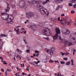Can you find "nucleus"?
<instances>
[{
  "mask_svg": "<svg viewBox=\"0 0 76 76\" xmlns=\"http://www.w3.org/2000/svg\"><path fill=\"white\" fill-rule=\"evenodd\" d=\"M63 1V0H55V1L56 3H57L58 4V3H61Z\"/></svg>",
  "mask_w": 76,
  "mask_h": 76,
  "instance_id": "10",
  "label": "nucleus"
},
{
  "mask_svg": "<svg viewBox=\"0 0 76 76\" xmlns=\"http://www.w3.org/2000/svg\"><path fill=\"white\" fill-rule=\"evenodd\" d=\"M70 33V31L68 30H67L66 31V32L64 34H65V35H68Z\"/></svg>",
  "mask_w": 76,
  "mask_h": 76,
  "instance_id": "15",
  "label": "nucleus"
},
{
  "mask_svg": "<svg viewBox=\"0 0 76 76\" xmlns=\"http://www.w3.org/2000/svg\"><path fill=\"white\" fill-rule=\"evenodd\" d=\"M21 31H25V29L23 28H22L21 29Z\"/></svg>",
  "mask_w": 76,
  "mask_h": 76,
  "instance_id": "53",
  "label": "nucleus"
},
{
  "mask_svg": "<svg viewBox=\"0 0 76 76\" xmlns=\"http://www.w3.org/2000/svg\"><path fill=\"white\" fill-rule=\"evenodd\" d=\"M0 49H1V50H2L3 49V48L2 47V46H0Z\"/></svg>",
  "mask_w": 76,
  "mask_h": 76,
  "instance_id": "47",
  "label": "nucleus"
},
{
  "mask_svg": "<svg viewBox=\"0 0 76 76\" xmlns=\"http://www.w3.org/2000/svg\"><path fill=\"white\" fill-rule=\"evenodd\" d=\"M17 57L20 58V60L21 59V57H20V56H19V55H17Z\"/></svg>",
  "mask_w": 76,
  "mask_h": 76,
  "instance_id": "37",
  "label": "nucleus"
},
{
  "mask_svg": "<svg viewBox=\"0 0 76 76\" xmlns=\"http://www.w3.org/2000/svg\"><path fill=\"white\" fill-rule=\"evenodd\" d=\"M69 6H70V7L72 6H73V4H72V3H69Z\"/></svg>",
  "mask_w": 76,
  "mask_h": 76,
  "instance_id": "32",
  "label": "nucleus"
},
{
  "mask_svg": "<svg viewBox=\"0 0 76 76\" xmlns=\"http://www.w3.org/2000/svg\"><path fill=\"white\" fill-rule=\"evenodd\" d=\"M1 70L3 72H4V69H1Z\"/></svg>",
  "mask_w": 76,
  "mask_h": 76,
  "instance_id": "48",
  "label": "nucleus"
},
{
  "mask_svg": "<svg viewBox=\"0 0 76 76\" xmlns=\"http://www.w3.org/2000/svg\"><path fill=\"white\" fill-rule=\"evenodd\" d=\"M67 30V29H66V28H63V30L62 31V32L63 34H64L66 33V31Z\"/></svg>",
  "mask_w": 76,
  "mask_h": 76,
  "instance_id": "13",
  "label": "nucleus"
},
{
  "mask_svg": "<svg viewBox=\"0 0 76 76\" xmlns=\"http://www.w3.org/2000/svg\"><path fill=\"white\" fill-rule=\"evenodd\" d=\"M55 30L56 32V34L53 37L54 40H56V39H57L58 37V34L60 33V30L59 28H56Z\"/></svg>",
  "mask_w": 76,
  "mask_h": 76,
  "instance_id": "4",
  "label": "nucleus"
},
{
  "mask_svg": "<svg viewBox=\"0 0 76 76\" xmlns=\"http://www.w3.org/2000/svg\"><path fill=\"white\" fill-rule=\"evenodd\" d=\"M18 74L17 73H16L15 74V76H18Z\"/></svg>",
  "mask_w": 76,
  "mask_h": 76,
  "instance_id": "64",
  "label": "nucleus"
},
{
  "mask_svg": "<svg viewBox=\"0 0 76 76\" xmlns=\"http://www.w3.org/2000/svg\"><path fill=\"white\" fill-rule=\"evenodd\" d=\"M47 53H48V54H50V55H52L53 54V52L51 51V50H48V51Z\"/></svg>",
  "mask_w": 76,
  "mask_h": 76,
  "instance_id": "14",
  "label": "nucleus"
},
{
  "mask_svg": "<svg viewBox=\"0 0 76 76\" xmlns=\"http://www.w3.org/2000/svg\"><path fill=\"white\" fill-rule=\"evenodd\" d=\"M64 16V14H62L61 15V16Z\"/></svg>",
  "mask_w": 76,
  "mask_h": 76,
  "instance_id": "57",
  "label": "nucleus"
},
{
  "mask_svg": "<svg viewBox=\"0 0 76 76\" xmlns=\"http://www.w3.org/2000/svg\"><path fill=\"white\" fill-rule=\"evenodd\" d=\"M3 64H5V65H7V63H6V62L5 61H4L3 62Z\"/></svg>",
  "mask_w": 76,
  "mask_h": 76,
  "instance_id": "34",
  "label": "nucleus"
},
{
  "mask_svg": "<svg viewBox=\"0 0 76 76\" xmlns=\"http://www.w3.org/2000/svg\"><path fill=\"white\" fill-rule=\"evenodd\" d=\"M31 28L34 31H35L36 30L37 28H36V25H33L31 26H30Z\"/></svg>",
  "mask_w": 76,
  "mask_h": 76,
  "instance_id": "9",
  "label": "nucleus"
},
{
  "mask_svg": "<svg viewBox=\"0 0 76 76\" xmlns=\"http://www.w3.org/2000/svg\"><path fill=\"white\" fill-rule=\"evenodd\" d=\"M37 8L42 15H46V16H48L49 15V12L47 11V10L43 8L42 6L39 4L37 5Z\"/></svg>",
  "mask_w": 76,
  "mask_h": 76,
  "instance_id": "1",
  "label": "nucleus"
},
{
  "mask_svg": "<svg viewBox=\"0 0 76 76\" xmlns=\"http://www.w3.org/2000/svg\"><path fill=\"white\" fill-rule=\"evenodd\" d=\"M50 50L53 53V52H54V51L55 50V48L54 47H53L51 48Z\"/></svg>",
  "mask_w": 76,
  "mask_h": 76,
  "instance_id": "18",
  "label": "nucleus"
},
{
  "mask_svg": "<svg viewBox=\"0 0 76 76\" xmlns=\"http://www.w3.org/2000/svg\"><path fill=\"white\" fill-rule=\"evenodd\" d=\"M46 1V2L47 3H48V2H49L50 0H46V1Z\"/></svg>",
  "mask_w": 76,
  "mask_h": 76,
  "instance_id": "43",
  "label": "nucleus"
},
{
  "mask_svg": "<svg viewBox=\"0 0 76 76\" xmlns=\"http://www.w3.org/2000/svg\"><path fill=\"white\" fill-rule=\"evenodd\" d=\"M0 59H1L2 60H3V58L1 57L0 56Z\"/></svg>",
  "mask_w": 76,
  "mask_h": 76,
  "instance_id": "45",
  "label": "nucleus"
},
{
  "mask_svg": "<svg viewBox=\"0 0 76 76\" xmlns=\"http://www.w3.org/2000/svg\"><path fill=\"white\" fill-rule=\"evenodd\" d=\"M39 62H40V61H37V64L38 63H39Z\"/></svg>",
  "mask_w": 76,
  "mask_h": 76,
  "instance_id": "61",
  "label": "nucleus"
},
{
  "mask_svg": "<svg viewBox=\"0 0 76 76\" xmlns=\"http://www.w3.org/2000/svg\"><path fill=\"white\" fill-rule=\"evenodd\" d=\"M75 23V25L76 26V21L74 23Z\"/></svg>",
  "mask_w": 76,
  "mask_h": 76,
  "instance_id": "63",
  "label": "nucleus"
},
{
  "mask_svg": "<svg viewBox=\"0 0 76 76\" xmlns=\"http://www.w3.org/2000/svg\"><path fill=\"white\" fill-rule=\"evenodd\" d=\"M72 39H73L74 41L73 42H75V43H76V38H75V37L72 38Z\"/></svg>",
  "mask_w": 76,
  "mask_h": 76,
  "instance_id": "19",
  "label": "nucleus"
},
{
  "mask_svg": "<svg viewBox=\"0 0 76 76\" xmlns=\"http://www.w3.org/2000/svg\"><path fill=\"white\" fill-rule=\"evenodd\" d=\"M7 71H8V72H12V70L10 69H8L7 70Z\"/></svg>",
  "mask_w": 76,
  "mask_h": 76,
  "instance_id": "36",
  "label": "nucleus"
},
{
  "mask_svg": "<svg viewBox=\"0 0 76 76\" xmlns=\"http://www.w3.org/2000/svg\"><path fill=\"white\" fill-rule=\"evenodd\" d=\"M8 22H10V24H12V22H13L12 21V20H10H10H8Z\"/></svg>",
  "mask_w": 76,
  "mask_h": 76,
  "instance_id": "24",
  "label": "nucleus"
},
{
  "mask_svg": "<svg viewBox=\"0 0 76 76\" xmlns=\"http://www.w3.org/2000/svg\"><path fill=\"white\" fill-rule=\"evenodd\" d=\"M44 61H46L44 62V63H46L47 62V59H45L44 60Z\"/></svg>",
  "mask_w": 76,
  "mask_h": 76,
  "instance_id": "55",
  "label": "nucleus"
},
{
  "mask_svg": "<svg viewBox=\"0 0 76 76\" xmlns=\"http://www.w3.org/2000/svg\"><path fill=\"white\" fill-rule=\"evenodd\" d=\"M73 52H76V50H75V49H73Z\"/></svg>",
  "mask_w": 76,
  "mask_h": 76,
  "instance_id": "59",
  "label": "nucleus"
},
{
  "mask_svg": "<svg viewBox=\"0 0 76 76\" xmlns=\"http://www.w3.org/2000/svg\"><path fill=\"white\" fill-rule=\"evenodd\" d=\"M17 34L19 35L20 34V33L19 32V31H17Z\"/></svg>",
  "mask_w": 76,
  "mask_h": 76,
  "instance_id": "54",
  "label": "nucleus"
},
{
  "mask_svg": "<svg viewBox=\"0 0 76 76\" xmlns=\"http://www.w3.org/2000/svg\"><path fill=\"white\" fill-rule=\"evenodd\" d=\"M39 54H37L36 55V57H38V56H39Z\"/></svg>",
  "mask_w": 76,
  "mask_h": 76,
  "instance_id": "50",
  "label": "nucleus"
},
{
  "mask_svg": "<svg viewBox=\"0 0 76 76\" xmlns=\"http://www.w3.org/2000/svg\"><path fill=\"white\" fill-rule=\"evenodd\" d=\"M33 63H34V64H36V65H38V63L37 61H34V62H33Z\"/></svg>",
  "mask_w": 76,
  "mask_h": 76,
  "instance_id": "30",
  "label": "nucleus"
},
{
  "mask_svg": "<svg viewBox=\"0 0 76 76\" xmlns=\"http://www.w3.org/2000/svg\"><path fill=\"white\" fill-rule=\"evenodd\" d=\"M45 51H46V52H48V50L47 49H46L45 50Z\"/></svg>",
  "mask_w": 76,
  "mask_h": 76,
  "instance_id": "40",
  "label": "nucleus"
},
{
  "mask_svg": "<svg viewBox=\"0 0 76 76\" xmlns=\"http://www.w3.org/2000/svg\"><path fill=\"white\" fill-rule=\"evenodd\" d=\"M7 15L8 14L6 13H2L1 15L2 19H3L4 20H7V19H4V18H6V15Z\"/></svg>",
  "mask_w": 76,
  "mask_h": 76,
  "instance_id": "7",
  "label": "nucleus"
},
{
  "mask_svg": "<svg viewBox=\"0 0 76 76\" xmlns=\"http://www.w3.org/2000/svg\"><path fill=\"white\" fill-rule=\"evenodd\" d=\"M29 63L30 64H33V65H34V66H37V67H42V64H40L39 65H36L35 64H34L33 63H32V62H30Z\"/></svg>",
  "mask_w": 76,
  "mask_h": 76,
  "instance_id": "12",
  "label": "nucleus"
},
{
  "mask_svg": "<svg viewBox=\"0 0 76 76\" xmlns=\"http://www.w3.org/2000/svg\"><path fill=\"white\" fill-rule=\"evenodd\" d=\"M59 39L60 40H62V42H64L65 45H67V46H72L73 45V43L71 42H69V41H66L65 40H63L61 38V36H59Z\"/></svg>",
  "mask_w": 76,
  "mask_h": 76,
  "instance_id": "2",
  "label": "nucleus"
},
{
  "mask_svg": "<svg viewBox=\"0 0 76 76\" xmlns=\"http://www.w3.org/2000/svg\"><path fill=\"white\" fill-rule=\"evenodd\" d=\"M60 17H58L57 19L58 20V21H60Z\"/></svg>",
  "mask_w": 76,
  "mask_h": 76,
  "instance_id": "52",
  "label": "nucleus"
},
{
  "mask_svg": "<svg viewBox=\"0 0 76 76\" xmlns=\"http://www.w3.org/2000/svg\"><path fill=\"white\" fill-rule=\"evenodd\" d=\"M70 63V61H69L68 62H66V66H69Z\"/></svg>",
  "mask_w": 76,
  "mask_h": 76,
  "instance_id": "17",
  "label": "nucleus"
},
{
  "mask_svg": "<svg viewBox=\"0 0 76 76\" xmlns=\"http://www.w3.org/2000/svg\"><path fill=\"white\" fill-rule=\"evenodd\" d=\"M7 72H6L5 73V76H7Z\"/></svg>",
  "mask_w": 76,
  "mask_h": 76,
  "instance_id": "46",
  "label": "nucleus"
},
{
  "mask_svg": "<svg viewBox=\"0 0 76 76\" xmlns=\"http://www.w3.org/2000/svg\"><path fill=\"white\" fill-rule=\"evenodd\" d=\"M61 64H65V62L63 61H61L60 62Z\"/></svg>",
  "mask_w": 76,
  "mask_h": 76,
  "instance_id": "26",
  "label": "nucleus"
},
{
  "mask_svg": "<svg viewBox=\"0 0 76 76\" xmlns=\"http://www.w3.org/2000/svg\"><path fill=\"white\" fill-rule=\"evenodd\" d=\"M18 76H22V74H20V73H18Z\"/></svg>",
  "mask_w": 76,
  "mask_h": 76,
  "instance_id": "29",
  "label": "nucleus"
},
{
  "mask_svg": "<svg viewBox=\"0 0 76 76\" xmlns=\"http://www.w3.org/2000/svg\"><path fill=\"white\" fill-rule=\"evenodd\" d=\"M13 17L12 15H6V18H4V19H7V20H13Z\"/></svg>",
  "mask_w": 76,
  "mask_h": 76,
  "instance_id": "5",
  "label": "nucleus"
},
{
  "mask_svg": "<svg viewBox=\"0 0 76 76\" xmlns=\"http://www.w3.org/2000/svg\"><path fill=\"white\" fill-rule=\"evenodd\" d=\"M71 62H72V66H73L74 65V64H73V59H71Z\"/></svg>",
  "mask_w": 76,
  "mask_h": 76,
  "instance_id": "27",
  "label": "nucleus"
},
{
  "mask_svg": "<svg viewBox=\"0 0 76 76\" xmlns=\"http://www.w3.org/2000/svg\"><path fill=\"white\" fill-rule=\"evenodd\" d=\"M75 13V11H73V10H72L71 11V13L72 14H73V13Z\"/></svg>",
  "mask_w": 76,
  "mask_h": 76,
  "instance_id": "28",
  "label": "nucleus"
},
{
  "mask_svg": "<svg viewBox=\"0 0 76 76\" xmlns=\"http://www.w3.org/2000/svg\"><path fill=\"white\" fill-rule=\"evenodd\" d=\"M26 52H27V53H29V52H30V50L28 49L27 50H26Z\"/></svg>",
  "mask_w": 76,
  "mask_h": 76,
  "instance_id": "38",
  "label": "nucleus"
},
{
  "mask_svg": "<svg viewBox=\"0 0 76 76\" xmlns=\"http://www.w3.org/2000/svg\"><path fill=\"white\" fill-rule=\"evenodd\" d=\"M43 38L45 39H46V40H47V41H50V39L48 38H46L44 37H43Z\"/></svg>",
  "mask_w": 76,
  "mask_h": 76,
  "instance_id": "16",
  "label": "nucleus"
},
{
  "mask_svg": "<svg viewBox=\"0 0 76 76\" xmlns=\"http://www.w3.org/2000/svg\"><path fill=\"white\" fill-rule=\"evenodd\" d=\"M34 14L33 13L31 12H29L28 13V14H27L26 17L27 18H32V17H34Z\"/></svg>",
  "mask_w": 76,
  "mask_h": 76,
  "instance_id": "6",
  "label": "nucleus"
},
{
  "mask_svg": "<svg viewBox=\"0 0 76 76\" xmlns=\"http://www.w3.org/2000/svg\"><path fill=\"white\" fill-rule=\"evenodd\" d=\"M35 53H39V51H37V50H35Z\"/></svg>",
  "mask_w": 76,
  "mask_h": 76,
  "instance_id": "39",
  "label": "nucleus"
},
{
  "mask_svg": "<svg viewBox=\"0 0 76 76\" xmlns=\"http://www.w3.org/2000/svg\"><path fill=\"white\" fill-rule=\"evenodd\" d=\"M76 4H75V5H73V6H74V8H76Z\"/></svg>",
  "mask_w": 76,
  "mask_h": 76,
  "instance_id": "49",
  "label": "nucleus"
},
{
  "mask_svg": "<svg viewBox=\"0 0 76 76\" xmlns=\"http://www.w3.org/2000/svg\"><path fill=\"white\" fill-rule=\"evenodd\" d=\"M52 33L51 31H50L49 29L47 28H44V34L46 36H50L51 35Z\"/></svg>",
  "mask_w": 76,
  "mask_h": 76,
  "instance_id": "3",
  "label": "nucleus"
},
{
  "mask_svg": "<svg viewBox=\"0 0 76 76\" xmlns=\"http://www.w3.org/2000/svg\"><path fill=\"white\" fill-rule=\"evenodd\" d=\"M40 1H32V3H33V4H35V3H39V4H40L41 3V2H40Z\"/></svg>",
  "mask_w": 76,
  "mask_h": 76,
  "instance_id": "11",
  "label": "nucleus"
},
{
  "mask_svg": "<svg viewBox=\"0 0 76 76\" xmlns=\"http://www.w3.org/2000/svg\"><path fill=\"white\" fill-rule=\"evenodd\" d=\"M35 56H36V55L35 54H33V56L34 57Z\"/></svg>",
  "mask_w": 76,
  "mask_h": 76,
  "instance_id": "58",
  "label": "nucleus"
},
{
  "mask_svg": "<svg viewBox=\"0 0 76 76\" xmlns=\"http://www.w3.org/2000/svg\"><path fill=\"white\" fill-rule=\"evenodd\" d=\"M1 46L3 45V42H0V46H1Z\"/></svg>",
  "mask_w": 76,
  "mask_h": 76,
  "instance_id": "21",
  "label": "nucleus"
},
{
  "mask_svg": "<svg viewBox=\"0 0 76 76\" xmlns=\"http://www.w3.org/2000/svg\"><path fill=\"white\" fill-rule=\"evenodd\" d=\"M1 37H6V35L4 34H2L0 35Z\"/></svg>",
  "mask_w": 76,
  "mask_h": 76,
  "instance_id": "25",
  "label": "nucleus"
},
{
  "mask_svg": "<svg viewBox=\"0 0 76 76\" xmlns=\"http://www.w3.org/2000/svg\"><path fill=\"white\" fill-rule=\"evenodd\" d=\"M17 51L18 53H19V52H20V50H19V49H17Z\"/></svg>",
  "mask_w": 76,
  "mask_h": 76,
  "instance_id": "42",
  "label": "nucleus"
},
{
  "mask_svg": "<svg viewBox=\"0 0 76 76\" xmlns=\"http://www.w3.org/2000/svg\"><path fill=\"white\" fill-rule=\"evenodd\" d=\"M71 3H74L76 2V0H73L72 1H71Z\"/></svg>",
  "mask_w": 76,
  "mask_h": 76,
  "instance_id": "20",
  "label": "nucleus"
},
{
  "mask_svg": "<svg viewBox=\"0 0 76 76\" xmlns=\"http://www.w3.org/2000/svg\"><path fill=\"white\" fill-rule=\"evenodd\" d=\"M19 28V26H17L16 28L17 29V28Z\"/></svg>",
  "mask_w": 76,
  "mask_h": 76,
  "instance_id": "62",
  "label": "nucleus"
},
{
  "mask_svg": "<svg viewBox=\"0 0 76 76\" xmlns=\"http://www.w3.org/2000/svg\"><path fill=\"white\" fill-rule=\"evenodd\" d=\"M49 62H50V63H53V62H54V61H53L51 59H50L49 61Z\"/></svg>",
  "mask_w": 76,
  "mask_h": 76,
  "instance_id": "35",
  "label": "nucleus"
},
{
  "mask_svg": "<svg viewBox=\"0 0 76 76\" xmlns=\"http://www.w3.org/2000/svg\"><path fill=\"white\" fill-rule=\"evenodd\" d=\"M7 9L5 10V12L6 13H7V12L10 10V8L9 7H10V4H9L7 2Z\"/></svg>",
  "mask_w": 76,
  "mask_h": 76,
  "instance_id": "8",
  "label": "nucleus"
},
{
  "mask_svg": "<svg viewBox=\"0 0 76 76\" xmlns=\"http://www.w3.org/2000/svg\"><path fill=\"white\" fill-rule=\"evenodd\" d=\"M60 23H61V24H63V23H62V21H60Z\"/></svg>",
  "mask_w": 76,
  "mask_h": 76,
  "instance_id": "60",
  "label": "nucleus"
},
{
  "mask_svg": "<svg viewBox=\"0 0 76 76\" xmlns=\"http://www.w3.org/2000/svg\"><path fill=\"white\" fill-rule=\"evenodd\" d=\"M59 8H60V6L58 5L56 10H58L59 9Z\"/></svg>",
  "mask_w": 76,
  "mask_h": 76,
  "instance_id": "22",
  "label": "nucleus"
},
{
  "mask_svg": "<svg viewBox=\"0 0 76 76\" xmlns=\"http://www.w3.org/2000/svg\"><path fill=\"white\" fill-rule=\"evenodd\" d=\"M46 3H47L46 2V1H43V2H42V4H46Z\"/></svg>",
  "mask_w": 76,
  "mask_h": 76,
  "instance_id": "33",
  "label": "nucleus"
},
{
  "mask_svg": "<svg viewBox=\"0 0 76 76\" xmlns=\"http://www.w3.org/2000/svg\"><path fill=\"white\" fill-rule=\"evenodd\" d=\"M19 30V29L18 28L16 30V32H18Z\"/></svg>",
  "mask_w": 76,
  "mask_h": 76,
  "instance_id": "51",
  "label": "nucleus"
},
{
  "mask_svg": "<svg viewBox=\"0 0 76 76\" xmlns=\"http://www.w3.org/2000/svg\"><path fill=\"white\" fill-rule=\"evenodd\" d=\"M64 54L66 56H67V55H69V53L66 52V53Z\"/></svg>",
  "mask_w": 76,
  "mask_h": 76,
  "instance_id": "31",
  "label": "nucleus"
},
{
  "mask_svg": "<svg viewBox=\"0 0 76 76\" xmlns=\"http://www.w3.org/2000/svg\"><path fill=\"white\" fill-rule=\"evenodd\" d=\"M64 60H66V61L67 60V58H64Z\"/></svg>",
  "mask_w": 76,
  "mask_h": 76,
  "instance_id": "41",
  "label": "nucleus"
},
{
  "mask_svg": "<svg viewBox=\"0 0 76 76\" xmlns=\"http://www.w3.org/2000/svg\"><path fill=\"white\" fill-rule=\"evenodd\" d=\"M66 23L67 24V25H69V23H71V21H67L66 22Z\"/></svg>",
  "mask_w": 76,
  "mask_h": 76,
  "instance_id": "23",
  "label": "nucleus"
},
{
  "mask_svg": "<svg viewBox=\"0 0 76 76\" xmlns=\"http://www.w3.org/2000/svg\"><path fill=\"white\" fill-rule=\"evenodd\" d=\"M26 70H28V71H29V69L28 68H26Z\"/></svg>",
  "mask_w": 76,
  "mask_h": 76,
  "instance_id": "56",
  "label": "nucleus"
},
{
  "mask_svg": "<svg viewBox=\"0 0 76 76\" xmlns=\"http://www.w3.org/2000/svg\"><path fill=\"white\" fill-rule=\"evenodd\" d=\"M24 42L26 44H27V42H26L25 40H24Z\"/></svg>",
  "mask_w": 76,
  "mask_h": 76,
  "instance_id": "44",
  "label": "nucleus"
}]
</instances>
